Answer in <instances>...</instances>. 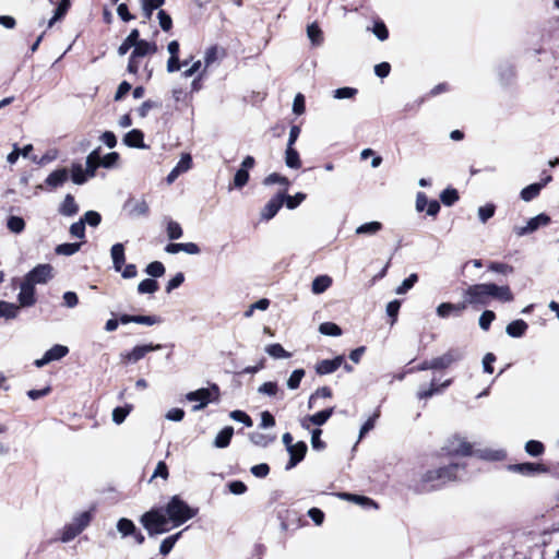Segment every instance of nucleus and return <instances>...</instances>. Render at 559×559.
<instances>
[{"label":"nucleus","mask_w":559,"mask_h":559,"mask_svg":"<svg viewBox=\"0 0 559 559\" xmlns=\"http://www.w3.org/2000/svg\"><path fill=\"white\" fill-rule=\"evenodd\" d=\"M164 347L162 344H144V345H136L134 346L130 352L123 354V358L128 362H138L141 360L147 353L159 350Z\"/></svg>","instance_id":"obj_15"},{"label":"nucleus","mask_w":559,"mask_h":559,"mask_svg":"<svg viewBox=\"0 0 559 559\" xmlns=\"http://www.w3.org/2000/svg\"><path fill=\"white\" fill-rule=\"evenodd\" d=\"M488 299L492 298L500 302H511L514 299V295L511 292L509 285H497L495 283H487Z\"/></svg>","instance_id":"obj_16"},{"label":"nucleus","mask_w":559,"mask_h":559,"mask_svg":"<svg viewBox=\"0 0 559 559\" xmlns=\"http://www.w3.org/2000/svg\"><path fill=\"white\" fill-rule=\"evenodd\" d=\"M308 447L305 441H298L294 447H288L289 461L285 466V471H290L297 466L306 456Z\"/></svg>","instance_id":"obj_17"},{"label":"nucleus","mask_w":559,"mask_h":559,"mask_svg":"<svg viewBox=\"0 0 559 559\" xmlns=\"http://www.w3.org/2000/svg\"><path fill=\"white\" fill-rule=\"evenodd\" d=\"M165 514L175 527L182 525L198 514V509L190 507L179 496H173L165 507Z\"/></svg>","instance_id":"obj_2"},{"label":"nucleus","mask_w":559,"mask_h":559,"mask_svg":"<svg viewBox=\"0 0 559 559\" xmlns=\"http://www.w3.org/2000/svg\"><path fill=\"white\" fill-rule=\"evenodd\" d=\"M140 40V32L138 28L131 29L129 35L124 38L121 45L118 47V55L124 56L132 47L135 48Z\"/></svg>","instance_id":"obj_29"},{"label":"nucleus","mask_w":559,"mask_h":559,"mask_svg":"<svg viewBox=\"0 0 559 559\" xmlns=\"http://www.w3.org/2000/svg\"><path fill=\"white\" fill-rule=\"evenodd\" d=\"M122 210L131 218L146 217L150 214V206L145 199L130 197L123 203Z\"/></svg>","instance_id":"obj_8"},{"label":"nucleus","mask_w":559,"mask_h":559,"mask_svg":"<svg viewBox=\"0 0 559 559\" xmlns=\"http://www.w3.org/2000/svg\"><path fill=\"white\" fill-rule=\"evenodd\" d=\"M133 405L132 404H124L123 406H117L112 411V421L116 425H121L128 415L132 412Z\"/></svg>","instance_id":"obj_43"},{"label":"nucleus","mask_w":559,"mask_h":559,"mask_svg":"<svg viewBox=\"0 0 559 559\" xmlns=\"http://www.w3.org/2000/svg\"><path fill=\"white\" fill-rule=\"evenodd\" d=\"M466 309V302L462 301V302H457V304H452V302H441L438 307H437V314L440 317V318H447L449 317L451 313H454L455 316H461V313Z\"/></svg>","instance_id":"obj_23"},{"label":"nucleus","mask_w":559,"mask_h":559,"mask_svg":"<svg viewBox=\"0 0 559 559\" xmlns=\"http://www.w3.org/2000/svg\"><path fill=\"white\" fill-rule=\"evenodd\" d=\"M418 282V275L416 273H412L408 277H406L401 285L395 288V294L404 295L408 290H411L414 285Z\"/></svg>","instance_id":"obj_55"},{"label":"nucleus","mask_w":559,"mask_h":559,"mask_svg":"<svg viewBox=\"0 0 559 559\" xmlns=\"http://www.w3.org/2000/svg\"><path fill=\"white\" fill-rule=\"evenodd\" d=\"M478 456L486 461H501L506 457V452L503 450L485 449L478 451Z\"/></svg>","instance_id":"obj_56"},{"label":"nucleus","mask_w":559,"mask_h":559,"mask_svg":"<svg viewBox=\"0 0 559 559\" xmlns=\"http://www.w3.org/2000/svg\"><path fill=\"white\" fill-rule=\"evenodd\" d=\"M68 353H69V348L67 346L61 345V344H56L51 348L46 350V353L44 354V356L41 358L36 359L34 364L37 368H43L44 366L48 365L51 361L60 360L61 358L67 356Z\"/></svg>","instance_id":"obj_12"},{"label":"nucleus","mask_w":559,"mask_h":559,"mask_svg":"<svg viewBox=\"0 0 559 559\" xmlns=\"http://www.w3.org/2000/svg\"><path fill=\"white\" fill-rule=\"evenodd\" d=\"M459 200V192L454 188H447L440 193V201L445 206L453 205Z\"/></svg>","instance_id":"obj_58"},{"label":"nucleus","mask_w":559,"mask_h":559,"mask_svg":"<svg viewBox=\"0 0 559 559\" xmlns=\"http://www.w3.org/2000/svg\"><path fill=\"white\" fill-rule=\"evenodd\" d=\"M465 474V465L451 463L435 469H429L421 475L420 480L415 485L414 490L418 493L438 490L445 484L462 479Z\"/></svg>","instance_id":"obj_1"},{"label":"nucleus","mask_w":559,"mask_h":559,"mask_svg":"<svg viewBox=\"0 0 559 559\" xmlns=\"http://www.w3.org/2000/svg\"><path fill=\"white\" fill-rule=\"evenodd\" d=\"M17 300L21 307H31L36 302L35 286L32 283L27 282L25 278L20 286Z\"/></svg>","instance_id":"obj_19"},{"label":"nucleus","mask_w":559,"mask_h":559,"mask_svg":"<svg viewBox=\"0 0 559 559\" xmlns=\"http://www.w3.org/2000/svg\"><path fill=\"white\" fill-rule=\"evenodd\" d=\"M59 214L66 217H71L78 214L79 205L76 204L74 197L68 193L58 209Z\"/></svg>","instance_id":"obj_27"},{"label":"nucleus","mask_w":559,"mask_h":559,"mask_svg":"<svg viewBox=\"0 0 559 559\" xmlns=\"http://www.w3.org/2000/svg\"><path fill=\"white\" fill-rule=\"evenodd\" d=\"M383 228L382 223L378 221H372L368 223H364L359 225L355 233L356 235H366V236H373L377 233H379Z\"/></svg>","instance_id":"obj_38"},{"label":"nucleus","mask_w":559,"mask_h":559,"mask_svg":"<svg viewBox=\"0 0 559 559\" xmlns=\"http://www.w3.org/2000/svg\"><path fill=\"white\" fill-rule=\"evenodd\" d=\"M540 191H542V189L538 187V185L536 182H534V183L526 186L525 188H523L521 190L520 198L524 202H530V201L534 200L535 198H537L539 195Z\"/></svg>","instance_id":"obj_51"},{"label":"nucleus","mask_w":559,"mask_h":559,"mask_svg":"<svg viewBox=\"0 0 559 559\" xmlns=\"http://www.w3.org/2000/svg\"><path fill=\"white\" fill-rule=\"evenodd\" d=\"M92 511H83L73 518L72 522L66 524L61 531L60 540L69 543L80 535L91 523Z\"/></svg>","instance_id":"obj_4"},{"label":"nucleus","mask_w":559,"mask_h":559,"mask_svg":"<svg viewBox=\"0 0 559 559\" xmlns=\"http://www.w3.org/2000/svg\"><path fill=\"white\" fill-rule=\"evenodd\" d=\"M496 319V313L492 310H485L480 314L478 319L479 328L484 331H488L490 329L491 323Z\"/></svg>","instance_id":"obj_64"},{"label":"nucleus","mask_w":559,"mask_h":559,"mask_svg":"<svg viewBox=\"0 0 559 559\" xmlns=\"http://www.w3.org/2000/svg\"><path fill=\"white\" fill-rule=\"evenodd\" d=\"M305 373H306V372H305V370H304V369H301V368H300V369H295V370L290 373V376H289V378H288V380H287V382H286L287 388H288L289 390H296V389H298V388H299V385H300V382H301L302 378L305 377Z\"/></svg>","instance_id":"obj_61"},{"label":"nucleus","mask_w":559,"mask_h":559,"mask_svg":"<svg viewBox=\"0 0 559 559\" xmlns=\"http://www.w3.org/2000/svg\"><path fill=\"white\" fill-rule=\"evenodd\" d=\"M19 306L12 302L0 300V318L14 319L19 313Z\"/></svg>","instance_id":"obj_44"},{"label":"nucleus","mask_w":559,"mask_h":559,"mask_svg":"<svg viewBox=\"0 0 559 559\" xmlns=\"http://www.w3.org/2000/svg\"><path fill=\"white\" fill-rule=\"evenodd\" d=\"M122 142L128 147L146 148L144 143V133L140 129H132L127 132L122 138Z\"/></svg>","instance_id":"obj_22"},{"label":"nucleus","mask_w":559,"mask_h":559,"mask_svg":"<svg viewBox=\"0 0 559 559\" xmlns=\"http://www.w3.org/2000/svg\"><path fill=\"white\" fill-rule=\"evenodd\" d=\"M497 71H498V76H499L500 83L502 85L511 84L515 78L514 67L509 62H503V63L499 64Z\"/></svg>","instance_id":"obj_31"},{"label":"nucleus","mask_w":559,"mask_h":559,"mask_svg":"<svg viewBox=\"0 0 559 559\" xmlns=\"http://www.w3.org/2000/svg\"><path fill=\"white\" fill-rule=\"evenodd\" d=\"M255 165V159L253 156L248 155L243 158L240 168L236 171L234 176V187L237 189L243 188L249 179V170L253 168Z\"/></svg>","instance_id":"obj_11"},{"label":"nucleus","mask_w":559,"mask_h":559,"mask_svg":"<svg viewBox=\"0 0 559 559\" xmlns=\"http://www.w3.org/2000/svg\"><path fill=\"white\" fill-rule=\"evenodd\" d=\"M450 453L457 456H469L473 454V447L462 438H455L451 442Z\"/></svg>","instance_id":"obj_26"},{"label":"nucleus","mask_w":559,"mask_h":559,"mask_svg":"<svg viewBox=\"0 0 559 559\" xmlns=\"http://www.w3.org/2000/svg\"><path fill=\"white\" fill-rule=\"evenodd\" d=\"M307 35L313 46H320L323 41L322 31L317 23L308 25Z\"/></svg>","instance_id":"obj_50"},{"label":"nucleus","mask_w":559,"mask_h":559,"mask_svg":"<svg viewBox=\"0 0 559 559\" xmlns=\"http://www.w3.org/2000/svg\"><path fill=\"white\" fill-rule=\"evenodd\" d=\"M319 332L328 336L342 335V329L334 322H323L319 325Z\"/></svg>","instance_id":"obj_60"},{"label":"nucleus","mask_w":559,"mask_h":559,"mask_svg":"<svg viewBox=\"0 0 559 559\" xmlns=\"http://www.w3.org/2000/svg\"><path fill=\"white\" fill-rule=\"evenodd\" d=\"M550 223V216L546 213H540L530 218L525 226H514L513 231L518 237H523L536 231L542 226H547Z\"/></svg>","instance_id":"obj_9"},{"label":"nucleus","mask_w":559,"mask_h":559,"mask_svg":"<svg viewBox=\"0 0 559 559\" xmlns=\"http://www.w3.org/2000/svg\"><path fill=\"white\" fill-rule=\"evenodd\" d=\"M284 205V197L278 192L272 197L260 212V219L269 222L278 213Z\"/></svg>","instance_id":"obj_13"},{"label":"nucleus","mask_w":559,"mask_h":559,"mask_svg":"<svg viewBox=\"0 0 559 559\" xmlns=\"http://www.w3.org/2000/svg\"><path fill=\"white\" fill-rule=\"evenodd\" d=\"M275 183L284 186L285 187L284 191H286L287 188L290 186L289 179L285 176H282L281 174H277V173H272L263 179L264 186H272Z\"/></svg>","instance_id":"obj_52"},{"label":"nucleus","mask_w":559,"mask_h":559,"mask_svg":"<svg viewBox=\"0 0 559 559\" xmlns=\"http://www.w3.org/2000/svg\"><path fill=\"white\" fill-rule=\"evenodd\" d=\"M219 395V388L217 384L213 383L210 388H201L195 391L188 392L186 394V400L189 402H197L192 407L193 412H198L203 409L214 400H217Z\"/></svg>","instance_id":"obj_5"},{"label":"nucleus","mask_w":559,"mask_h":559,"mask_svg":"<svg viewBox=\"0 0 559 559\" xmlns=\"http://www.w3.org/2000/svg\"><path fill=\"white\" fill-rule=\"evenodd\" d=\"M143 14L146 20H150L153 12L165 4L166 0H140Z\"/></svg>","instance_id":"obj_42"},{"label":"nucleus","mask_w":559,"mask_h":559,"mask_svg":"<svg viewBox=\"0 0 559 559\" xmlns=\"http://www.w3.org/2000/svg\"><path fill=\"white\" fill-rule=\"evenodd\" d=\"M71 7V0H60L53 11L52 17L48 21V27L64 17Z\"/></svg>","instance_id":"obj_39"},{"label":"nucleus","mask_w":559,"mask_h":559,"mask_svg":"<svg viewBox=\"0 0 559 559\" xmlns=\"http://www.w3.org/2000/svg\"><path fill=\"white\" fill-rule=\"evenodd\" d=\"M110 255L112 260V267L116 272H120L126 262L124 246L117 242L110 248Z\"/></svg>","instance_id":"obj_25"},{"label":"nucleus","mask_w":559,"mask_h":559,"mask_svg":"<svg viewBox=\"0 0 559 559\" xmlns=\"http://www.w3.org/2000/svg\"><path fill=\"white\" fill-rule=\"evenodd\" d=\"M465 356V352L459 347H452L448 349L441 356L435 357L433 365L435 370H444L450 368L453 364L461 361Z\"/></svg>","instance_id":"obj_7"},{"label":"nucleus","mask_w":559,"mask_h":559,"mask_svg":"<svg viewBox=\"0 0 559 559\" xmlns=\"http://www.w3.org/2000/svg\"><path fill=\"white\" fill-rule=\"evenodd\" d=\"M464 302L471 306H486L488 305V290L487 283L474 284L464 290Z\"/></svg>","instance_id":"obj_6"},{"label":"nucleus","mask_w":559,"mask_h":559,"mask_svg":"<svg viewBox=\"0 0 559 559\" xmlns=\"http://www.w3.org/2000/svg\"><path fill=\"white\" fill-rule=\"evenodd\" d=\"M168 522L166 514L160 509H151L140 518V523L151 537L167 533L169 531Z\"/></svg>","instance_id":"obj_3"},{"label":"nucleus","mask_w":559,"mask_h":559,"mask_svg":"<svg viewBox=\"0 0 559 559\" xmlns=\"http://www.w3.org/2000/svg\"><path fill=\"white\" fill-rule=\"evenodd\" d=\"M453 382V379H447L439 386L433 388H424L420 386L416 393L418 400H428L436 394H441L444 390H447Z\"/></svg>","instance_id":"obj_24"},{"label":"nucleus","mask_w":559,"mask_h":559,"mask_svg":"<svg viewBox=\"0 0 559 559\" xmlns=\"http://www.w3.org/2000/svg\"><path fill=\"white\" fill-rule=\"evenodd\" d=\"M371 31L380 41H384L389 38V29L382 20H376Z\"/></svg>","instance_id":"obj_57"},{"label":"nucleus","mask_w":559,"mask_h":559,"mask_svg":"<svg viewBox=\"0 0 559 559\" xmlns=\"http://www.w3.org/2000/svg\"><path fill=\"white\" fill-rule=\"evenodd\" d=\"M333 413H334V407H329V408L322 409L320 412H317L313 415L308 416V419L311 424L320 427V426H323L330 419V417L333 415Z\"/></svg>","instance_id":"obj_40"},{"label":"nucleus","mask_w":559,"mask_h":559,"mask_svg":"<svg viewBox=\"0 0 559 559\" xmlns=\"http://www.w3.org/2000/svg\"><path fill=\"white\" fill-rule=\"evenodd\" d=\"M341 497L345 500H348V501H353L357 504H360L362 507H373V508H378L377 503L366 497V496H359V495H353V493H348V492H343L341 493Z\"/></svg>","instance_id":"obj_46"},{"label":"nucleus","mask_w":559,"mask_h":559,"mask_svg":"<svg viewBox=\"0 0 559 559\" xmlns=\"http://www.w3.org/2000/svg\"><path fill=\"white\" fill-rule=\"evenodd\" d=\"M119 159H120L119 153L110 152L102 157L99 164H100V167H103V168L111 169L117 166Z\"/></svg>","instance_id":"obj_63"},{"label":"nucleus","mask_w":559,"mask_h":559,"mask_svg":"<svg viewBox=\"0 0 559 559\" xmlns=\"http://www.w3.org/2000/svg\"><path fill=\"white\" fill-rule=\"evenodd\" d=\"M508 468L511 472L519 473V474L525 475V476H532L535 474L548 472V468L544 464L533 463V462L511 464V465H509Z\"/></svg>","instance_id":"obj_18"},{"label":"nucleus","mask_w":559,"mask_h":559,"mask_svg":"<svg viewBox=\"0 0 559 559\" xmlns=\"http://www.w3.org/2000/svg\"><path fill=\"white\" fill-rule=\"evenodd\" d=\"M144 271L147 275L155 280L162 277L165 274L166 269L160 261H153L146 265Z\"/></svg>","instance_id":"obj_53"},{"label":"nucleus","mask_w":559,"mask_h":559,"mask_svg":"<svg viewBox=\"0 0 559 559\" xmlns=\"http://www.w3.org/2000/svg\"><path fill=\"white\" fill-rule=\"evenodd\" d=\"M525 452L531 456L537 457L545 452V447L538 440H530L525 443Z\"/></svg>","instance_id":"obj_59"},{"label":"nucleus","mask_w":559,"mask_h":559,"mask_svg":"<svg viewBox=\"0 0 559 559\" xmlns=\"http://www.w3.org/2000/svg\"><path fill=\"white\" fill-rule=\"evenodd\" d=\"M183 531H180L176 534H173L168 537H166L159 545V552L163 556H167L178 542V539L181 537Z\"/></svg>","instance_id":"obj_45"},{"label":"nucleus","mask_w":559,"mask_h":559,"mask_svg":"<svg viewBox=\"0 0 559 559\" xmlns=\"http://www.w3.org/2000/svg\"><path fill=\"white\" fill-rule=\"evenodd\" d=\"M100 151L102 148L100 147H97L95 150H93L86 157V168H87V175L90 176H95L96 175V170L98 167H100V159H102V156H100Z\"/></svg>","instance_id":"obj_33"},{"label":"nucleus","mask_w":559,"mask_h":559,"mask_svg":"<svg viewBox=\"0 0 559 559\" xmlns=\"http://www.w3.org/2000/svg\"><path fill=\"white\" fill-rule=\"evenodd\" d=\"M119 321L121 322V324L136 323L143 325H154L162 323L163 318L155 314L145 316L122 313L119 316Z\"/></svg>","instance_id":"obj_14"},{"label":"nucleus","mask_w":559,"mask_h":559,"mask_svg":"<svg viewBox=\"0 0 559 559\" xmlns=\"http://www.w3.org/2000/svg\"><path fill=\"white\" fill-rule=\"evenodd\" d=\"M332 285V278L329 275H318L311 284V290L316 295L324 293Z\"/></svg>","instance_id":"obj_36"},{"label":"nucleus","mask_w":559,"mask_h":559,"mask_svg":"<svg viewBox=\"0 0 559 559\" xmlns=\"http://www.w3.org/2000/svg\"><path fill=\"white\" fill-rule=\"evenodd\" d=\"M285 165L290 169H299L301 167L299 153L294 146H286Z\"/></svg>","instance_id":"obj_35"},{"label":"nucleus","mask_w":559,"mask_h":559,"mask_svg":"<svg viewBox=\"0 0 559 559\" xmlns=\"http://www.w3.org/2000/svg\"><path fill=\"white\" fill-rule=\"evenodd\" d=\"M69 179V171L67 168H58L53 170L48 177L45 179V186L49 189H57L62 187Z\"/></svg>","instance_id":"obj_21"},{"label":"nucleus","mask_w":559,"mask_h":559,"mask_svg":"<svg viewBox=\"0 0 559 559\" xmlns=\"http://www.w3.org/2000/svg\"><path fill=\"white\" fill-rule=\"evenodd\" d=\"M135 524L130 519L121 518L117 522V530L123 538L131 536L132 533H135Z\"/></svg>","instance_id":"obj_47"},{"label":"nucleus","mask_w":559,"mask_h":559,"mask_svg":"<svg viewBox=\"0 0 559 559\" xmlns=\"http://www.w3.org/2000/svg\"><path fill=\"white\" fill-rule=\"evenodd\" d=\"M158 283L154 278H145L141 281L138 285V293L139 294H154L158 290Z\"/></svg>","instance_id":"obj_54"},{"label":"nucleus","mask_w":559,"mask_h":559,"mask_svg":"<svg viewBox=\"0 0 559 559\" xmlns=\"http://www.w3.org/2000/svg\"><path fill=\"white\" fill-rule=\"evenodd\" d=\"M94 176L87 175V168H83L81 164L74 163L71 167V180L75 185H83L90 178H93Z\"/></svg>","instance_id":"obj_34"},{"label":"nucleus","mask_w":559,"mask_h":559,"mask_svg":"<svg viewBox=\"0 0 559 559\" xmlns=\"http://www.w3.org/2000/svg\"><path fill=\"white\" fill-rule=\"evenodd\" d=\"M7 227L13 234H21L25 229V221L21 216L10 215L7 219Z\"/></svg>","instance_id":"obj_49"},{"label":"nucleus","mask_w":559,"mask_h":559,"mask_svg":"<svg viewBox=\"0 0 559 559\" xmlns=\"http://www.w3.org/2000/svg\"><path fill=\"white\" fill-rule=\"evenodd\" d=\"M234 435L231 426L224 427L215 437L213 445L217 449H225L229 445Z\"/></svg>","instance_id":"obj_30"},{"label":"nucleus","mask_w":559,"mask_h":559,"mask_svg":"<svg viewBox=\"0 0 559 559\" xmlns=\"http://www.w3.org/2000/svg\"><path fill=\"white\" fill-rule=\"evenodd\" d=\"M265 352L275 359H286L292 356L280 343L267 345Z\"/></svg>","instance_id":"obj_48"},{"label":"nucleus","mask_w":559,"mask_h":559,"mask_svg":"<svg viewBox=\"0 0 559 559\" xmlns=\"http://www.w3.org/2000/svg\"><path fill=\"white\" fill-rule=\"evenodd\" d=\"M274 439H275L274 437H271L270 435L262 433V432L250 433L251 442L254 443L255 445H259L262 448L267 447L271 442L274 441Z\"/></svg>","instance_id":"obj_62"},{"label":"nucleus","mask_w":559,"mask_h":559,"mask_svg":"<svg viewBox=\"0 0 559 559\" xmlns=\"http://www.w3.org/2000/svg\"><path fill=\"white\" fill-rule=\"evenodd\" d=\"M344 362V356L338 355L333 359H323L317 362L314 369L319 376H325L336 371Z\"/></svg>","instance_id":"obj_20"},{"label":"nucleus","mask_w":559,"mask_h":559,"mask_svg":"<svg viewBox=\"0 0 559 559\" xmlns=\"http://www.w3.org/2000/svg\"><path fill=\"white\" fill-rule=\"evenodd\" d=\"M278 193L284 197V204L288 210L297 209L307 198L304 192H297L295 195H289L286 191H280Z\"/></svg>","instance_id":"obj_37"},{"label":"nucleus","mask_w":559,"mask_h":559,"mask_svg":"<svg viewBox=\"0 0 559 559\" xmlns=\"http://www.w3.org/2000/svg\"><path fill=\"white\" fill-rule=\"evenodd\" d=\"M51 277L52 266L50 264H38L24 278L35 286L36 284H46Z\"/></svg>","instance_id":"obj_10"},{"label":"nucleus","mask_w":559,"mask_h":559,"mask_svg":"<svg viewBox=\"0 0 559 559\" xmlns=\"http://www.w3.org/2000/svg\"><path fill=\"white\" fill-rule=\"evenodd\" d=\"M527 329H528L527 323L522 319H518V320L510 322L507 325L506 332L509 336L518 338V337H522L525 334V332L527 331Z\"/></svg>","instance_id":"obj_32"},{"label":"nucleus","mask_w":559,"mask_h":559,"mask_svg":"<svg viewBox=\"0 0 559 559\" xmlns=\"http://www.w3.org/2000/svg\"><path fill=\"white\" fill-rule=\"evenodd\" d=\"M157 50V45L152 41H147V40H144V39H140L135 46V48L132 50L131 52V56H133V58H142V57H145L150 53H155Z\"/></svg>","instance_id":"obj_28"},{"label":"nucleus","mask_w":559,"mask_h":559,"mask_svg":"<svg viewBox=\"0 0 559 559\" xmlns=\"http://www.w3.org/2000/svg\"><path fill=\"white\" fill-rule=\"evenodd\" d=\"M82 242H64L60 243L55 248V252L58 255L70 257L80 251Z\"/></svg>","instance_id":"obj_41"}]
</instances>
